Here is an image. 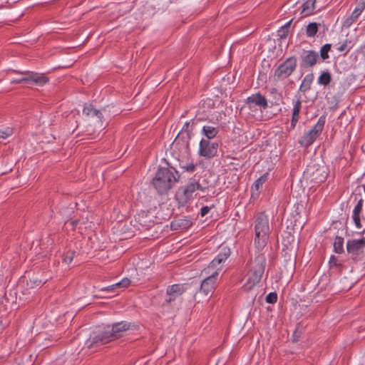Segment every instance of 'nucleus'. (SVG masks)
Listing matches in <instances>:
<instances>
[{"mask_svg": "<svg viewBox=\"0 0 365 365\" xmlns=\"http://www.w3.org/2000/svg\"><path fill=\"white\" fill-rule=\"evenodd\" d=\"M74 256L75 252L72 250H68L63 255V260L64 262L69 264L72 262Z\"/></svg>", "mask_w": 365, "mask_h": 365, "instance_id": "obj_35", "label": "nucleus"}, {"mask_svg": "<svg viewBox=\"0 0 365 365\" xmlns=\"http://www.w3.org/2000/svg\"><path fill=\"white\" fill-rule=\"evenodd\" d=\"M301 107H302V102H301L300 99H298L295 102V103L294 105V108H293L292 119V123L298 121V120L299 118V113H300Z\"/></svg>", "mask_w": 365, "mask_h": 365, "instance_id": "obj_30", "label": "nucleus"}, {"mask_svg": "<svg viewBox=\"0 0 365 365\" xmlns=\"http://www.w3.org/2000/svg\"><path fill=\"white\" fill-rule=\"evenodd\" d=\"M42 284V282L40 280L38 282V283L36 284V286H39Z\"/></svg>", "mask_w": 365, "mask_h": 365, "instance_id": "obj_52", "label": "nucleus"}, {"mask_svg": "<svg viewBox=\"0 0 365 365\" xmlns=\"http://www.w3.org/2000/svg\"><path fill=\"white\" fill-rule=\"evenodd\" d=\"M196 181L197 184L199 185L198 187L200 191L205 192L210 187V181L204 177L196 176Z\"/></svg>", "mask_w": 365, "mask_h": 365, "instance_id": "obj_29", "label": "nucleus"}, {"mask_svg": "<svg viewBox=\"0 0 365 365\" xmlns=\"http://www.w3.org/2000/svg\"><path fill=\"white\" fill-rule=\"evenodd\" d=\"M116 285H118V283H115L114 284H112L110 286H108V287H103L101 289V291L102 292H104V291H114L117 289H120V286H116Z\"/></svg>", "mask_w": 365, "mask_h": 365, "instance_id": "obj_44", "label": "nucleus"}, {"mask_svg": "<svg viewBox=\"0 0 365 365\" xmlns=\"http://www.w3.org/2000/svg\"><path fill=\"white\" fill-rule=\"evenodd\" d=\"M347 48V42H344V43H342L337 49L340 52H343V51H345Z\"/></svg>", "mask_w": 365, "mask_h": 365, "instance_id": "obj_47", "label": "nucleus"}, {"mask_svg": "<svg viewBox=\"0 0 365 365\" xmlns=\"http://www.w3.org/2000/svg\"><path fill=\"white\" fill-rule=\"evenodd\" d=\"M110 335V331H108L107 326L103 329L93 331L89 338L86 340V345L88 349L97 348L113 341Z\"/></svg>", "mask_w": 365, "mask_h": 365, "instance_id": "obj_6", "label": "nucleus"}, {"mask_svg": "<svg viewBox=\"0 0 365 365\" xmlns=\"http://www.w3.org/2000/svg\"><path fill=\"white\" fill-rule=\"evenodd\" d=\"M278 36L280 38H286L288 36V31L284 29H281L278 31Z\"/></svg>", "mask_w": 365, "mask_h": 365, "instance_id": "obj_45", "label": "nucleus"}, {"mask_svg": "<svg viewBox=\"0 0 365 365\" xmlns=\"http://www.w3.org/2000/svg\"><path fill=\"white\" fill-rule=\"evenodd\" d=\"M14 134V130L11 128H6L4 130H0V137H9Z\"/></svg>", "mask_w": 365, "mask_h": 365, "instance_id": "obj_39", "label": "nucleus"}, {"mask_svg": "<svg viewBox=\"0 0 365 365\" xmlns=\"http://www.w3.org/2000/svg\"><path fill=\"white\" fill-rule=\"evenodd\" d=\"M24 83V78L22 77L19 78H14L11 81V84H17V83Z\"/></svg>", "mask_w": 365, "mask_h": 365, "instance_id": "obj_46", "label": "nucleus"}, {"mask_svg": "<svg viewBox=\"0 0 365 365\" xmlns=\"http://www.w3.org/2000/svg\"><path fill=\"white\" fill-rule=\"evenodd\" d=\"M133 327H135L134 324L127 322L114 323L112 326L107 325L113 340L121 337L123 331H128Z\"/></svg>", "mask_w": 365, "mask_h": 365, "instance_id": "obj_12", "label": "nucleus"}, {"mask_svg": "<svg viewBox=\"0 0 365 365\" xmlns=\"http://www.w3.org/2000/svg\"><path fill=\"white\" fill-rule=\"evenodd\" d=\"M197 292L198 284L195 282L170 285L166 289L168 298L163 303V306L171 304L177 297L181 296L183 293L188 292L190 295L195 297Z\"/></svg>", "mask_w": 365, "mask_h": 365, "instance_id": "obj_3", "label": "nucleus"}, {"mask_svg": "<svg viewBox=\"0 0 365 365\" xmlns=\"http://www.w3.org/2000/svg\"><path fill=\"white\" fill-rule=\"evenodd\" d=\"M230 250L227 247L221 248L217 256L210 262L208 267L203 269V272L208 274L214 270H219L217 266L225 262L230 255Z\"/></svg>", "mask_w": 365, "mask_h": 365, "instance_id": "obj_10", "label": "nucleus"}, {"mask_svg": "<svg viewBox=\"0 0 365 365\" xmlns=\"http://www.w3.org/2000/svg\"><path fill=\"white\" fill-rule=\"evenodd\" d=\"M269 173L266 172L261 176H259L254 182L255 190L257 192V193L252 192V199L255 197H258L259 193L261 192L263 185L267 182L268 178Z\"/></svg>", "mask_w": 365, "mask_h": 365, "instance_id": "obj_20", "label": "nucleus"}, {"mask_svg": "<svg viewBox=\"0 0 365 365\" xmlns=\"http://www.w3.org/2000/svg\"><path fill=\"white\" fill-rule=\"evenodd\" d=\"M177 140V138H175V140L172 142V144Z\"/></svg>", "mask_w": 365, "mask_h": 365, "instance_id": "obj_54", "label": "nucleus"}, {"mask_svg": "<svg viewBox=\"0 0 365 365\" xmlns=\"http://www.w3.org/2000/svg\"><path fill=\"white\" fill-rule=\"evenodd\" d=\"M252 118H255V119H259L261 118V115H259L258 116H257L256 114L252 113Z\"/></svg>", "mask_w": 365, "mask_h": 365, "instance_id": "obj_50", "label": "nucleus"}, {"mask_svg": "<svg viewBox=\"0 0 365 365\" xmlns=\"http://www.w3.org/2000/svg\"><path fill=\"white\" fill-rule=\"evenodd\" d=\"M364 9L365 0H360L355 9L352 11L351 16L346 18L344 21L343 26L345 27L351 26V24L358 19L359 16Z\"/></svg>", "mask_w": 365, "mask_h": 365, "instance_id": "obj_17", "label": "nucleus"}, {"mask_svg": "<svg viewBox=\"0 0 365 365\" xmlns=\"http://www.w3.org/2000/svg\"><path fill=\"white\" fill-rule=\"evenodd\" d=\"M314 78V76L312 73L306 75L299 86V91L306 93L307 91L310 90Z\"/></svg>", "mask_w": 365, "mask_h": 365, "instance_id": "obj_25", "label": "nucleus"}, {"mask_svg": "<svg viewBox=\"0 0 365 365\" xmlns=\"http://www.w3.org/2000/svg\"><path fill=\"white\" fill-rule=\"evenodd\" d=\"M6 327V325L4 323V319L2 317H0V329L3 330Z\"/></svg>", "mask_w": 365, "mask_h": 365, "instance_id": "obj_48", "label": "nucleus"}, {"mask_svg": "<svg viewBox=\"0 0 365 365\" xmlns=\"http://www.w3.org/2000/svg\"><path fill=\"white\" fill-rule=\"evenodd\" d=\"M363 200L362 199H360L356 205L355 206L354 210H353V220H354V222L355 223V225L358 227V228H361L362 226H361V220H360V217H359V215L362 210V207H363Z\"/></svg>", "mask_w": 365, "mask_h": 365, "instance_id": "obj_22", "label": "nucleus"}, {"mask_svg": "<svg viewBox=\"0 0 365 365\" xmlns=\"http://www.w3.org/2000/svg\"><path fill=\"white\" fill-rule=\"evenodd\" d=\"M167 167L158 166L151 184L159 195H168L180 180V175L175 168L163 158Z\"/></svg>", "mask_w": 365, "mask_h": 365, "instance_id": "obj_1", "label": "nucleus"}, {"mask_svg": "<svg viewBox=\"0 0 365 365\" xmlns=\"http://www.w3.org/2000/svg\"><path fill=\"white\" fill-rule=\"evenodd\" d=\"M292 19L288 21L285 25L281 27V29H284L288 31L289 27L292 24Z\"/></svg>", "mask_w": 365, "mask_h": 365, "instance_id": "obj_49", "label": "nucleus"}, {"mask_svg": "<svg viewBox=\"0 0 365 365\" xmlns=\"http://www.w3.org/2000/svg\"><path fill=\"white\" fill-rule=\"evenodd\" d=\"M334 250L338 254L344 252V238L336 236L334 242Z\"/></svg>", "mask_w": 365, "mask_h": 365, "instance_id": "obj_32", "label": "nucleus"}, {"mask_svg": "<svg viewBox=\"0 0 365 365\" xmlns=\"http://www.w3.org/2000/svg\"><path fill=\"white\" fill-rule=\"evenodd\" d=\"M266 302L269 304H274L277 300V294L276 292H270L268 294L265 299Z\"/></svg>", "mask_w": 365, "mask_h": 365, "instance_id": "obj_37", "label": "nucleus"}, {"mask_svg": "<svg viewBox=\"0 0 365 365\" xmlns=\"http://www.w3.org/2000/svg\"><path fill=\"white\" fill-rule=\"evenodd\" d=\"M211 139L201 138L199 150V153L201 156L211 158L217 155L219 144L217 142H212Z\"/></svg>", "mask_w": 365, "mask_h": 365, "instance_id": "obj_8", "label": "nucleus"}, {"mask_svg": "<svg viewBox=\"0 0 365 365\" xmlns=\"http://www.w3.org/2000/svg\"><path fill=\"white\" fill-rule=\"evenodd\" d=\"M315 3L316 0H307L302 4V10L301 14L303 15V16H307L314 13V11L315 10Z\"/></svg>", "mask_w": 365, "mask_h": 365, "instance_id": "obj_23", "label": "nucleus"}, {"mask_svg": "<svg viewBox=\"0 0 365 365\" xmlns=\"http://www.w3.org/2000/svg\"><path fill=\"white\" fill-rule=\"evenodd\" d=\"M255 270L252 273V285L260 281L266 267V257L264 254L257 255L255 260Z\"/></svg>", "mask_w": 365, "mask_h": 365, "instance_id": "obj_13", "label": "nucleus"}, {"mask_svg": "<svg viewBox=\"0 0 365 365\" xmlns=\"http://www.w3.org/2000/svg\"><path fill=\"white\" fill-rule=\"evenodd\" d=\"M319 24L315 22L309 23L306 27V34L308 37H314L318 32Z\"/></svg>", "mask_w": 365, "mask_h": 365, "instance_id": "obj_31", "label": "nucleus"}, {"mask_svg": "<svg viewBox=\"0 0 365 365\" xmlns=\"http://www.w3.org/2000/svg\"><path fill=\"white\" fill-rule=\"evenodd\" d=\"M259 165V163H257L255 164V168H257Z\"/></svg>", "mask_w": 365, "mask_h": 365, "instance_id": "obj_53", "label": "nucleus"}, {"mask_svg": "<svg viewBox=\"0 0 365 365\" xmlns=\"http://www.w3.org/2000/svg\"><path fill=\"white\" fill-rule=\"evenodd\" d=\"M330 267H341V263H338L337 258L334 255H331L329 262Z\"/></svg>", "mask_w": 365, "mask_h": 365, "instance_id": "obj_38", "label": "nucleus"}, {"mask_svg": "<svg viewBox=\"0 0 365 365\" xmlns=\"http://www.w3.org/2000/svg\"><path fill=\"white\" fill-rule=\"evenodd\" d=\"M213 207H215L214 205H212L211 206H203L200 210L201 217H205L209 212V211Z\"/></svg>", "mask_w": 365, "mask_h": 365, "instance_id": "obj_42", "label": "nucleus"}, {"mask_svg": "<svg viewBox=\"0 0 365 365\" xmlns=\"http://www.w3.org/2000/svg\"><path fill=\"white\" fill-rule=\"evenodd\" d=\"M192 225V222L189 217L182 219H178L171 222V227L173 230H187Z\"/></svg>", "mask_w": 365, "mask_h": 365, "instance_id": "obj_19", "label": "nucleus"}, {"mask_svg": "<svg viewBox=\"0 0 365 365\" xmlns=\"http://www.w3.org/2000/svg\"><path fill=\"white\" fill-rule=\"evenodd\" d=\"M83 115L88 120H93L96 123L103 125V122L110 118L105 108L102 110L96 109L93 105H86L83 110Z\"/></svg>", "mask_w": 365, "mask_h": 365, "instance_id": "obj_7", "label": "nucleus"}, {"mask_svg": "<svg viewBox=\"0 0 365 365\" xmlns=\"http://www.w3.org/2000/svg\"><path fill=\"white\" fill-rule=\"evenodd\" d=\"M201 130V123L198 121L191 120L187 122L179 131L176 137H192L197 135Z\"/></svg>", "mask_w": 365, "mask_h": 365, "instance_id": "obj_14", "label": "nucleus"}, {"mask_svg": "<svg viewBox=\"0 0 365 365\" xmlns=\"http://www.w3.org/2000/svg\"><path fill=\"white\" fill-rule=\"evenodd\" d=\"M210 276L202 280L200 286L198 285V291L202 292L207 296L212 294L215 289L217 277L218 275L217 270L210 271Z\"/></svg>", "mask_w": 365, "mask_h": 365, "instance_id": "obj_9", "label": "nucleus"}, {"mask_svg": "<svg viewBox=\"0 0 365 365\" xmlns=\"http://www.w3.org/2000/svg\"><path fill=\"white\" fill-rule=\"evenodd\" d=\"M200 132L206 137H215L218 133V128L212 125H201Z\"/></svg>", "mask_w": 365, "mask_h": 365, "instance_id": "obj_27", "label": "nucleus"}, {"mask_svg": "<svg viewBox=\"0 0 365 365\" xmlns=\"http://www.w3.org/2000/svg\"><path fill=\"white\" fill-rule=\"evenodd\" d=\"M331 75L329 71H323L318 78V83L326 87L331 83Z\"/></svg>", "mask_w": 365, "mask_h": 365, "instance_id": "obj_28", "label": "nucleus"}, {"mask_svg": "<svg viewBox=\"0 0 365 365\" xmlns=\"http://www.w3.org/2000/svg\"><path fill=\"white\" fill-rule=\"evenodd\" d=\"M365 248V237L360 240H349L346 243L348 253L355 257L361 254Z\"/></svg>", "mask_w": 365, "mask_h": 365, "instance_id": "obj_15", "label": "nucleus"}, {"mask_svg": "<svg viewBox=\"0 0 365 365\" xmlns=\"http://www.w3.org/2000/svg\"><path fill=\"white\" fill-rule=\"evenodd\" d=\"M199 185L197 184L196 175L190 178L185 185L178 187L175 195V200L177 202L178 207H185L190 200L193 199V194L199 190Z\"/></svg>", "mask_w": 365, "mask_h": 365, "instance_id": "obj_4", "label": "nucleus"}, {"mask_svg": "<svg viewBox=\"0 0 365 365\" xmlns=\"http://www.w3.org/2000/svg\"><path fill=\"white\" fill-rule=\"evenodd\" d=\"M252 103H255L256 106L263 109H265L268 107L267 98L264 96H262L259 93H257L252 95Z\"/></svg>", "mask_w": 365, "mask_h": 365, "instance_id": "obj_26", "label": "nucleus"}, {"mask_svg": "<svg viewBox=\"0 0 365 365\" xmlns=\"http://www.w3.org/2000/svg\"><path fill=\"white\" fill-rule=\"evenodd\" d=\"M255 245L258 250H262L267 245L269 239V226L267 216L264 213L257 215L255 225Z\"/></svg>", "mask_w": 365, "mask_h": 365, "instance_id": "obj_2", "label": "nucleus"}, {"mask_svg": "<svg viewBox=\"0 0 365 365\" xmlns=\"http://www.w3.org/2000/svg\"><path fill=\"white\" fill-rule=\"evenodd\" d=\"M301 58V67L309 68L316 65L319 58V55L317 52L311 50L307 51L304 55H302Z\"/></svg>", "mask_w": 365, "mask_h": 365, "instance_id": "obj_16", "label": "nucleus"}, {"mask_svg": "<svg viewBox=\"0 0 365 365\" xmlns=\"http://www.w3.org/2000/svg\"><path fill=\"white\" fill-rule=\"evenodd\" d=\"M247 100V105L243 106L240 110V115H242L243 117H245L246 114H249V110L250 109V106L249 103L250 101H251V97H248Z\"/></svg>", "mask_w": 365, "mask_h": 365, "instance_id": "obj_40", "label": "nucleus"}, {"mask_svg": "<svg viewBox=\"0 0 365 365\" xmlns=\"http://www.w3.org/2000/svg\"><path fill=\"white\" fill-rule=\"evenodd\" d=\"M156 218L152 212L144 210H141L135 216V221L146 230H150L155 225Z\"/></svg>", "mask_w": 365, "mask_h": 365, "instance_id": "obj_11", "label": "nucleus"}, {"mask_svg": "<svg viewBox=\"0 0 365 365\" xmlns=\"http://www.w3.org/2000/svg\"><path fill=\"white\" fill-rule=\"evenodd\" d=\"M325 124V117L321 116L315 125L309 130L307 137H315L319 135L322 131Z\"/></svg>", "mask_w": 365, "mask_h": 365, "instance_id": "obj_21", "label": "nucleus"}, {"mask_svg": "<svg viewBox=\"0 0 365 365\" xmlns=\"http://www.w3.org/2000/svg\"><path fill=\"white\" fill-rule=\"evenodd\" d=\"M297 61L295 56H291L286 58L278 67L274 73V81H282L289 78L296 70Z\"/></svg>", "mask_w": 365, "mask_h": 365, "instance_id": "obj_5", "label": "nucleus"}, {"mask_svg": "<svg viewBox=\"0 0 365 365\" xmlns=\"http://www.w3.org/2000/svg\"><path fill=\"white\" fill-rule=\"evenodd\" d=\"M130 282L131 281L130 279L125 277L118 282V286H120V289H124L128 287L130 284Z\"/></svg>", "mask_w": 365, "mask_h": 365, "instance_id": "obj_41", "label": "nucleus"}, {"mask_svg": "<svg viewBox=\"0 0 365 365\" xmlns=\"http://www.w3.org/2000/svg\"><path fill=\"white\" fill-rule=\"evenodd\" d=\"M179 168L182 170V173H194L196 170V165L189 159L186 161L179 160Z\"/></svg>", "mask_w": 365, "mask_h": 365, "instance_id": "obj_24", "label": "nucleus"}, {"mask_svg": "<svg viewBox=\"0 0 365 365\" xmlns=\"http://www.w3.org/2000/svg\"><path fill=\"white\" fill-rule=\"evenodd\" d=\"M331 46L329 43H326L320 49V56L323 60L329 58V51L331 50Z\"/></svg>", "mask_w": 365, "mask_h": 365, "instance_id": "obj_33", "label": "nucleus"}, {"mask_svg": "<svg viewBox=\"0 0 365 365\" xmlns=\"http://www.w3.org/2000/svg\"><path fill=\"white\" fill-rule=\"evenodd\" d=\"M48 82V78L43 73L34 72L31 76L29 81L26 83L29 85H35L38 86H43Z\"/></svg>", "mask_w": 365, "mask_h": 365, "instance_id": "obj_18", "label": "nucleus"}, {"mask_svg": "<svg viewBox=\"0 0 365 365\" xmlns=\"http://www.w3.org/2000/svg\"><path fill=\"white\" fill-rule=\"evenodd\" d=\"M71 223L73 225H76L78 223V221H73Z\"/></svg>", "mask_w": 365, "mask_h": 365, "instance_id": "obj_51", "label": "nucleus"}, {"mask_svg": "<svg viewBox=\"0 0 365 365\" xmlns=\"http://www.w3.org/2000/svg\"><path fill=\"white\" fill-rule=\"evenodd\" d=\"M314 139V138H301L298 141V143L302 147L307 148V147H309L310 145H312L313 143Z\"/></svg>", "mask_w": 365, "mask_h": 365, "instance_id": "obj_36", "label": "nucleus"}, {"mask_svg": "<svg viewBox=\"0 0 365 365\" xmlns=\"http://www.w3.org/2000/svg\"><path fill=\"white\" fill-rule=\"evenodd\" d=\"M251 282V277L248 276L247 278V284H245L242 288L241 291L248 292L251 290V285L250 284Z\"/></svg>", "mask_w": 365, "mask_h": 365, "instance_id": "obj_43", "label": "nucleus"}, {"mask_svg": "<svg viewBox=\"0 0 365 365\" xmlns=\"http://www.w3.org/2000/svg\"><path fill=\"white\" fill-rule=\"evenodd\" d=\"M13 72L15 73L21 74L22 76V78H24V81L25 83H26L28 81H29L31 76L34 73L33 71H20L14 70Z\"/></svg>", "mask_w": 365, "mask_h": 365, "instance_id": "obj_34", "label": "nucleus"}]
</instances>
